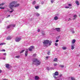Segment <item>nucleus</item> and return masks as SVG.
<instances>
[{
	"instance_id": "de8ad7c7",
	"label": "nucleus",
	"mask_w": 80,
	"mask_h": 80,
	"mask_svg": "<svg viewBox=\"0 0 80 80\" xmlns=\"http://www.w3.org/2000/svg\"><path fill=\"white\" fill-rule=\"evenodd\" d=\"M70 20H72L71 19V18H69V20H68V21H70Z\"/></svg>"
},
{
	"instance_id": "412c9836",
	"label": "nucleus",
	"mask_w": 80,
	"mask_h": 80,
	"mask_svg": "<svg viewBox=\"0 0 80 80\" xmlns=\"http://www.w3.org/2000/svg\"><path fill=\"white\" fill-rule=\"evenodd\" d=\"M36 3V1H34L32 2V5H35Z\"/></svg>"
},
{
	"instance_id": "bb28decb",
	"label": "nucleus",
	"mask_w": 80,
	"mask_h": 80,
	"mask_svg": "<svg viewBox=\"0 0 80 80\" xmlns=\"http://www.w3.org/2000/svg\"><path fill=\"white\" fill-rule=\"evenodd\" d=\"M42 35H45V32L43 31L42 32Z\"/></svg>"
},
{
	"instance_id": "ddd939ff",
	"label": "nucleus",
	"mask_w": 80,
	"mask_h": 80,
	"mask_svg": "<svg viewBox=\"0 0 80 80\" xmlns=\"http://www.w3.org/2000/svg\"><path fill=\"white\" fill-rule=\"evenodd\" d=\"M76 42V40L75 39H73L72 41V43H75V42Z\"/></svg>"
},
{
	"instance_id": "e433bc0d",
	"label": "nucleus",
	"mask_w": 80,
	"mask_h": 80,
	"mask_svg": "<svg viewBox=\"0 0 80 80\" xmlns=\"http://www.w3.org/2000/svg\"><path fill=\"white\" fill-rule=\"evenodd\" d=\"M59 42V40H58V39H57L56 40V42Z\"/></svg>"
},
{
	"instance_id": "f03ea898",
	"label": "nucleus",
	"mask_w": 80,
	"mask_h": 80,
	"mask_svg": "<svg viewBox=\"0 0 80 80\" xmlns=\"http://www.w3.org/2000/svg\"><path fill=\"white\" fill-rule=\"evenodd\" d=\"M49 42L50 41L48 40H46L43 42V46L44 47H48L49 45Z\"/></svg>"
},
{
	"instance_id": "f8f14e48",
	"label": "nucleus",
	"mask_w": 80,
	"mask_h": 80,
	"mask_svg": "<svg viewBox=\"0 0 80 80\" xmlns=\"http://www.w3.org/2000/svg\"><path fill=\"white\" fill-rule=\"evenodd\" d=\"M35 80H38L39 79V77L38 76H36L35 78Z\"/></svg>"
},
{
	"instance_id": "8fccbe9b",
	"label": "nucleus",
	"mask_w": 80,
	"mask_h": 80,
	"mask_svg": "<svg viewBox=\"0 0 80 80\" xmlns=\"http://www.w3.org/2000/svg\"><path fill=\"white\" fill-rule=\"evenodd\" d=\"M12 26H13V27H14L15 26V25H12Z\"/></svg>"
},
{
	"instance_id": "f257e3e1",
	"label": "nucleus",
	"mask_w": 80,
	"mask_h": 80,
	"mask_svg": "<svg viewBox=\"0 0 80 80\" xmlns=\"http://www.w3.org/2000/svg\"><path fill=\"white\" fill-rule=\"evenodd\" d=\"M17 2L15 1H12V2H11L9 4V8L11 10H12V11H10L9 12L10 13H12V12H13V8L14 6H15V4H16Z\"/></svg>"
},
{
	"instance_id": "6ab92c4d",
	"label": "nucleus",
	"mask_w": 80,
	"mask_h": 80,
	"mask_svg": "<svg viewBox=\"0 0 80 80\" xmlns=\"http://www.w3.org/2000/svg\"><path fill=\"white\" fill-rule=\"evenodd\" d=\"M63 50H66L67 49V47H63L62 48Z\"/></svg>"
},
{
	"instance_id": "c9c22d12",
	"label": "nucleus",
	"mask_w": 80,
	"mask_h": 80,
	"mask_svg": "<svg viewBox=\"0 0 80 80\" xmlns=\"http://www.w3.org/2000/svg\"><path fill=\"white\" fill-rule=\"evenodd\" d=\"M65 8H69L70 7L68 6H66L65 7Z\"/></svg>"
},
{
	"instance_id": "3c124183",
	"label": "nucleus",
	"mask_w": 80,
	"mask_h": 80,
	"mask_svg": "<svg viewBox=\"0 0 80 80\" xmlns=\"http://www.w3.org/2000/svg\"><path fill=\"white\" fill-rule=\"evenodd\" d=\"M3 60H5V58H2Z\"/></svg>"
},
{
	"instance_id": "473e14b6",
	"label": "nucleus",
	"mask_w": 80,
	"mask_h": 80,
	"mask_svg": "<svg viewBox=\"0 0 80 80\" xmlns=\"http://www.w3.org/2000/svg\"><path fill=\"white\" fill-rule=\"evenodd\" d=\"M11 27V25L8 26V28H10Z\"/></svg>"
},
{
	"instance_id": "c756f323",
	"label": "nucleus",
	"mask_w": 80,
	"mask_h": 80,
	"mask_svg": "<svg viewBox=\"0 0 80 80\" xmlns=\"http://www.w3.org/2000/svg\"><path fill=\"white\" fill-rule=\"evenodd\" d=\"M55 46H58V43H55Z\"/></svg>"
},
{
	"instance_id": "13d9d810",
	"label": "nucleus",
	"mask_w": 80,
	"mask_h": 80,
	"mask_svg": "<svg viewBox=\"0 0 80 80\" xmlns=\"http://www.w3.org/2000/svg\"><path fill=\"white\" fill-rule=\"evenodd\" d=\"M59 77H62V76L61 75V76H60Z\"/></svg>"
},
{
	"instance_id": "6e6552de",
	"label": "nucleus",
	"mask_w": 80,
	"mask_h": 80,
	"mask_svg": "<svg viewBox=\"0 0 80 80\" xmlns=\"http://www.w3.org/2000/svg\"><path fill=\"white\" fill-rule=\"evenodd\" d=\"M55 29L57 32H60V28H56Z\"/></svg>"
},
{
	"instance_id": "f704fd0d",
	"label": "nucleus",
	"mask_w": 80,
	"mask_h": 80,
	"mask_svg": "<svg viewBox=\"0 0 80 80\" xmlns=\"http://www.w3.org/2000/svg\"><path fill=\"white\" fill-rule=\"evenodd\" d=\"M36 15L38 17H39V16H40V14L38 13H37V14H36Z\"/></svg>"
},
{
	"instance_id": "864d4df0",
	"label": "nucleus",
	"mask_w": 80,
	"mask_h": 80,
	"mask_svg": "<svg viewBox=\"0 0 80 80\" xmlns=\"http://www.w3.org/2000/svg\"><path fill=\"white\" fill-rule=\"evenodd\" d=\"M10 17V15H8V17H7V18H8V17Z\"/></svg>"
},
{
	"instance_id": "4468645a",
	"label": "nucleus",
	"mask_w": 80,
	"mask_h": 80,
	"mask_svg": "<svg viewBox=\"0 0 80 80\" xmlns=\"http://www.w3.org/2000/svg\"><path fill=\"white\" fill-rule=\"evenodd\" d=\"M54 19L55 20H57L58 19V17L57 16H56L54 17Z\"/></svg>"
},
{
	"instance_id": "bf43d9fd",
	"label": "nucleus",
	"mask_w": 80,
	"mask_h": 80,
	"mask_svg": "<svg viewBox=\"0 0 80 80\" xmlns=\"http://www.w3.org/2000/svg\"><path fill=\"white\" fill-rule=\"evenodd\" d=\"M52 68H51V69H52Z\"/></svg>"
},
{
	"instance_id": "20e7f679",
	"label": "nucleus",
	"mask_w": 80,
	"mask_h": 80,
	"mask_svg": "<svg viewBox=\"0 0 80 80\" xmlns=\"http://www.w3.org/2000/svg\"><path fill=\"white\" fill-rule=\"evenodd\" d=\"M21 39H21V38H16L15 40L17 42H18L19 41H20V40H21Z\"/></svg>"
},
{
	"instance_id": "052dcab7",
	"label": "nucleus",
	"mask_w": 80,
	"mask_h": 80,
	"mask_svg": "<svg viewBox=\"0 0 80 80\" xmlns=\"http://www.w3.org/2000/svg\"><path fill=\"white\" fill-rule=\"evenodd\" d=\"M0 6H1V4H0Z\"/></svg>"
},
{
	"instance_id": "2eb2a0df",
	"label": "nucleus",
	"mask_w": 80,
	"mask_h": 80,
	"mask_svg": "<svg viewBox=\"0 0 80 80\" xmlns=\"http://www.w3.org/2000/svg\"><path fill=\"white\" fill-rule=\"evenodd\" d=\"M75 3H76V4H77V5H79V2H78V1H76L75 2Z\"/></svg>"
},
{
	"instance_id": "37998d69",
	"label": "nucleus",
	"mask_w": 80,
	"mask_h": 80,
	"mask_svg": "<svg viewBox=\"0 0 80 80\" xmlns=\"http://www.w3.org/2000/svg\"><path fill=\"white\" fill-rule=\"evenodd\" d=\"M77 15H74L73 16V17H77Z\"/></svg>"
},
{
	"instance_id": "2f4dec72",
	"label": "nucleus",
	"mask_w": 80,
	"mask_h": 80,
	"mask_svg": "<svg viewBox=\"0 0 80 80\" xmlns=\"http://www.w3.org/2000/svg\"><path fill=\"white\" fill-rule=\"evenodd\" d=\"M55 1V0H51V3H53V2Z\"/></svg>"
},
{
	"instance_id": "603ef678",
	"label": "nucleus",
	"mask_w": 80,
	"mask_h": 80,
	"mask_svg": "<svg viewBox=\"0 0 80 80\" xmlns=\"http://www.w3.org/2000/svg\"><path fill=\"white\" fill-rule=\"evenodd\" d=\"M8 79H3V80H8Z\"/></svg>"
},
{
	"instance_id": "c03bdc74",
	"label": "nucleus",
	"mask_w": 80,
	"mask_h": 80,
	"mask_svg": "<svg viewBox=\"0 0 80 80\" xmlns=\"http://www.w3.org/2000/svg\"><path fill=\"white\" fill-rule=\"evenodd\" d=\"M49 57H46V59H48Z\"/></svg>"
},
{
	"instance_id": "4c0bfd02",
	"label": "nucleus",
	"mask_w": 80,
	"mask_h": 80,
	"mask_svg": "<svg viewBox=\"0 0 80 80\" xmlns=\"http://www.w3.org/2000/svg\"><path fill=\"white\" fill-rule=\"evenodd\" d=\"M4 4H5V3H2L1 4V6L2 5H4Z\"/></svg>"
},
{
	"instance_id": "4be33fe9",
	"label": "nucleus",
	"mask_w": 80,
	"mask_h": 80,
	"mask_svg": "<svg viewBox=\"0 0 80 80\" xmlns=\"http://www.w3.org/2000/svg\"><path fill=\"white\" fill-rule=\"evenodd\" d=\"M59 67H61V68H63V67H64V66H63V65H60L59 66Z\"/></svg>"
},
{
	"instance_id": "7c9ffc66",
	"label": "nucleus",
	"mask_w": 80,
	"mask_h": 80,
	"mask_svg": "<svg viewBox=\"0 0 80 80\" xmlns=\"http://www.w3.org/2000/svg\"><path fill=\"white\" fill-rule=\"evenodd\" d=\"M46 69H47V70H50V68H49L48 67H47Z\"/></svg>"
},
{
	"instance_id": "5701e85b",
	"label": "nucleus",
	"mask_w": 80,
	"mask_h": 80,
	"mask_svg": "<svg viewBox=\"0 0 80 80\" xmlns=\"http://www.w3.org/2000/svg\"><path fill=\"white\" fill-rule=\"evenodd\" d=\"M35 8L36 9H38L39 8V7H38V6H36L35 7Z\"/></svg>"
},
{
	"instance_id": "6e6d98bb",
	"label": "nucleus",
	"mask_w": 80,
	"mask_h": 80,
	"mask_svg": "<svg viewBox=\"0 0 80 80\" xmlns=\"http://www.w3.org/2000/svg\"><path fill=\"white\" fill-rule=\"evenodd\" d=\"M2 73V70H0V73Z\"/></svg>"
},
{
	"instance_id": "79ce46f5",
	"label": "nucleus",
	"mask_w": 80,
	"mask_h": 80,
	"mask_svg": "<svg viewBox=\"0 0 80 80\" xmlns=\"http://www.w3.org/2000/svg\"><path fill=\"white\" fill-rule=\"evenodd\" d=\"M0 8L1 9H4V8H2V7H0Z\"/></svg>"
},
{
	"instance_id": "680f3d73",
	"label": "nucleus",
	"mask_w": 80,
	"mask_h": 80,
	"mask_svg": "<svg viewBox=\"0 0 80 80\" xmlns=\"http://www.w3.org/2000/svg\"><path fill=\"white\" fill-rule=\"evenodd\" d=\"M79 17H80V15H79Z\"/></svg>"
},
{
	"instance_id": "b1692460",
	"label": "nucleus",
	"mask_w": 80,
	"mask_h": 80,
	"mask_svg": "<svg viewBox=\"0 0 80 80\" xmlns=\"http://www.w3.org/2000/svg\"><path fill=\"white\" fill-rule=\"evenodd\" d=\"M0 52H5V49H2V50H0Z\"/></svg>"
},
{
	"instance_id": "49530a36",
	"label": "nucleus",
	"mask_w": 80,
	"mask_h": 80,
	"mask_svg": "<svg viewBox=\"0 0 80 80\" xmlns=\"http://www.w3.org/2000/svg\"><path fill=\"white\" fill-rule=\"evenodd\" d=\"M72 33H75V31H72Z\"/></svg>"
},
{
	"instance_id": "9d476101",
	"label": "nucleus",
	"mask_w": 80,
	"mask_h": 80,
	"mask_svg": "<svg viewBox=\"0 0 80 80\" xmlns=\"http://www.w3.org/2000/svg\"><path fill=\"white\" fill-rule=\"evenodd\" d=\"M74 44H73L71 45V50H73L74 49Z\"/></svg>"
},
{
	"instance_id": "dca6fc26",
	"label": "nucleus",
	"mask_w": 80,
	"mask_h": 80,
	"mask_svg": "<svg viewBox=\"0 0 80 80\" xmlns=\"http://www.w3.org/2000/svg\"><path fill=\"white\" fill-rule=\"evenodd\" d=\"M6 44V43L5 42L2 43H0V45H5Z\"/></svg>"
},
{
	"instance_id": "58836bf2",
	"label": "nucleus",
	"mask_w": 80,
	"mask_h": 80,
	"mask_svg": "<svg viewBox=\"0 0 80 80\" xmlns=\"http://www.w3.org/2000/svg\"><path fill=\"white\" fill-rule=\"evenodd\" d=\"M71 80H75V78H71Z\"/></svg>"
},
{
	"instance_id": "1a4fd4ad",
	"label": "nucleus",
	"mask_w": 80,
	"mask_h": 80,
	"mask_svg": "<svg viewBox=\"0 0 80 80\" xmlns=\"http://www.w3.org/2000/svg\"><path fill=\"white\" fill-rule=\"evenodd\" d=\"M11 39H12V37L11 36H9L7 38V40H11Z\"/></svg>"
},
{
	"instance_id": "5fc2aeb1",
	"label": "nucleus",
	"mask_w": 80,
	"mask_h": 80,
	"mask_svg": "<svg viewBox=\"0 0 80 80\" xmlns=\"http://www.w3.org/2000/svg\"><path fill=\"white\" fill-rule=\"evenodd\" d=\"M38 32H40V29H38Z\"/></svg>"
},
{
	"instance_id": "72a5a7b5",
	"label": "nucleus",
	"mask_w": 80,
	"mask_h": 80,
	"mask_svg": "<svg viewBox=\"0 0 80 80\" xmlns=\"http://www.w3.org/2000/svg\"><path fill=\"white\" fill-rule=\"evenodd\" d=\"M3 54V55H5V56H7V53H5Z\"/></svg>"
},
{
	"instance_id": "0eeeda50",
	"label": "nucleus",
	"mask_w": 80,
	"mask_h": 80,
	"mask_svg": "<svg viewBox=\"0 0 80 80\" xmlns=\"http://www.w3.org/2000/svg\"><path fill=\"white\" fill-rule=\"evenodd\" d=\"M54 75L55 76H57L58 75V72H56L54 74Z\"/></svg>"
},
{
	"instance_id": "cd10ccee",
	"label": "nucleus",
	"mask_w": 80,
	"mask_h": 80,
	"mask_svg": "<svg viewBox=\"0 0 80 80\" xmlns=\"http://www.w3.org/2000/svg\"><path fill=\"white\" fill-rule=\"evenodd\" d=\"M60 38V36H58L57 38V39H59Z\"/></svg>"
},
{
	"instance_id": "a878e982",
	"label": "nucleus",
	"mask_w": 80,
	"mask_h": 80,
	"mask_svg": "<svg viewBox=\"0 0 80 80\" xmlns=\"http://www.w3.org/2000/svg\"><path fill=\"white\" fill-rule=\"evenodd\" d=\"M16 58H19L20 55L16 56H15Z\"/></svg>"
},
{
	"instance_id": "7ed1b4c3",
	"label": "nucleus",
	"mask_w": 80,
	"mask_h": 80,
	"mask_svg": "<svg viewBox=\"0 0 80 80\" xmlns=\"http://www.w3.org/2000/svg\"><path fill=\"white\" fill-rule=\"evenodd\" d=\"M32 61L33 62L36 63L37 65H40V63L41 62L38 60L37 58H34L33 59Z\"/></svg>"
},
{
	"instance_id": "423d86ee",
	"label": "nucleus",
	"mask_w": 80,
	"mask_h": 80,
	"mask_svg": "<svg viewBox=\"0 0 80 80\" xmlns=\"http://www.w3.org/2000/svg\"><path fill=\"white\" fill-rule=\"evenodd\" d=\"M28 49H26V52H25V56L26 57H27L28 55Z\"/></svg>"
},
{
	"instance_id": "a18cd8bd",
	"label": "nucleus",
	"mask_w": 80,
	"mask_h": 80,
	"mask_svg": "<svg viewBox=\"0 0 80 80\" xmlns=\"http://www.w3.org/2000/svg\"><path fill=\"white\" fill-rule=\"evenodd\" d=\"M57 64H56V63L54 64V66H57Z\"/></svg>"
},
{
	"instance_id": "f3484780",
	"label": "nucleus",
	"mask_w": 80,
	"mask_h": 80,
	"mask_svg": "<svg viewBox=\"0 0 80 80\" xmlns=\"http://www.w3.org/2000/svg\"><path fill=\"white\" fill-rule=\"evenodd\" d=\"M19 5H20V4H17L14 6V7H18Z\"/></svg>"
},
{
	"instance_id": "09e8293b",
	"label": "nucleus",
	"mask_w": 80,
	"mask_h": 80,
	"mask_svg": "<svg viewBox=\"0 0 80 80\" xmlns=\"http://www.w3.org/2000/svg\"><path fill=\"white\" fill-rule=\"evenodd\" d=\"M44 3V2H41V3L42 4H43Z\"/></svg>"
},
{
	"instance_id": "ea45409f",
	"label": "nucleus",
	"mask_w": 80,
	"mask_h": 80,
	"mask_svg": "<svg viewBox=\"0 0 80 80\" xmlns=\"http://www.w3.org/2000/svg\"><path fill=\"white\" fill-rule=\"evenodd\" d=\"M53 77L55 79H57V77H56V76H55L54 75Z\"/></svg>"
},
{
	"instance_id": "4d7b16f0",
	"label": "nucleus",
	"mask_w": 80,
	"mask_h": 80,
	"mask_svg": "<svg viewBox=\"0 0 80 80\" xmlns=\"http://www.w3.org/2000/svg\"><path fill=\"white\" fill-rule=\"evenodd\" d=\"M75 18H73V20H75Z\"/></svg>"
},
{
	"instance_id": "393cba45",
	"label": "nucleus",
	"mask_w": 80,
	"mask_h": 80,
	"mask_svg": "<svg viewBox=\"0 0 80 80\" xmlns=\"http://www.w3.org/2000/svg\"><path fill=\"white\" fill-rule=\"evenodd\" d=\"M24 51H25V50H22V51H21L20 52V53H23V52H24Z\"/></svg>"
},
{
	"instance_id": "c85d7f7f",
	"label": "nucleus",
	"mask_w": 80,
	"mask_h": 80,
	"mask_svg": "<svg viewBox=\"0 0 80 80\" xmlns=\"http://www.w3.org/2000/svg\"><path fill=\"white\" fill-rule=\"evenodd\" d=\"M72 4H68V6H69V7H71V6H72Z\"/></svg>"
},
{
	"instance_id": "a211bd4d",
	"label": "nucleus",
	"mask_w": 80,
	"mask_h": 80,
	"mask_svg": "<svg viewBox=\"0 0 80 80\" xmlns=\"http://www.w3.org/2000/svg\"><path fill=\"white\" fill-rule=\"evenodd\" d=\"M57 60H58L57 58H55L53 60V61L54 62H57Z\"/></svg>"
},
{
	"instance_id": "a19ab883",
	"label": "nucleus",
	"mask_w": 80,
	"mask_h": 80,
	"mask_svg": "<svg viewBox=\"0 0 80 80\" xmlns=\"http://www.w3.org/2000/svg\"><path fill=\"white\" fill-rule=\"evenodd\" d=\"M50 51H49L48 52L47 54L48 55H50Z\"/></svg>"
},
{
	"instance_id": "e2e57ef3",
	"label": "nucleus",
	"mask_w": 80,
	"mask_h": 80,
	"mask_svg": "<svg viewBox=\"0 0 80 80\" xmlns=\"http://www.w3.org/2000/svg\"><path fill=\"white\" fill-rule=\"evenodd\" d=\"M57 80H59V79H57Z\"/></svg>"
},
{
	"instance_id": "9b49d317",
	"label": "nucleus",
	"mask_w": 80,
	"mask_h": 80,
	"mask_svg": "<svg viewBox=\"0 0 80 80\" xmlns=\"http://www.w3.org/2000/svg\"><path fill=\"white\" fill-rule=\"evenodd\" d=\"M6 67L7 68H9V66H10V65L8 64H7L5 65Z\"/></svg>"
},
{
	"instance_id": "39448f33",
	"label": "nucleus",
	"mask_w": 80,
	"mask_h": 80,
	"mask_svg": "<svg viewBox=\"0 0 80 80\" xmlns=\"http://www.w3.org/2000/svg\"><path fill=\"white\" fill-rule=\"evenodd\" d=\"M33 46H31V47L29 48V51H30V52L32 51V49L33 48Z\"/></svg>"
},
{
	"instance_id": "aec40b11",
	"label": "nucleus",
	"mask_w": 80,
	"mask_h": 80,
	"mask_svg": "<svg viewBox=\"0 0 80 80\" xmlns=\"http://www.w3.org/2000/svg\"><path fill=\"white\" fill-rule=\"evenodd\" d=\"M37 56V54H34L32 55V57H35Z\"/></svg>"
}]
</instances>
